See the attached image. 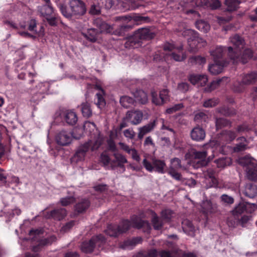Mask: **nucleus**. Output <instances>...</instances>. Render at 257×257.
<instances>
[{
    "instance_id": "26",
    "label": "nucleus",
    "mask_w": 257,
    "mask_h": 257,
    "mask_svg": "<svg viewBox=\"0 0 257 257\" xmlns=\"http://www.w3.org/2000/svg\"><path fill=\"white\" fill-rule=\"evenodd\" d=\"M142 41L140 38H136V34L128 38L125 43V47L129 48H136L142 45Z\"/></svg>"
},
{
    "instance_id": "22",
    "label": "nucleus",
    "mask_w": 257,
    "mask_h": 257,
    "mask_svg": "<svg viewBox=\"0 0 257 257\" xmlns=\"http://www.w3.org/2000/svg\"><path fill=\"white\" fill-rule=\"evenodd\" d=\"M237 141L239 142V143L233 147V152L238 153L244 151L248 148V142L245 137H239L237 139Z\"/></svg>"
},
{
    "instance_id": "10",
    "label": "nucleus",
    "mask_w": 257,
    "mask_h": 257,
    "mask_svg": "<svg viewBox=\"0 0 257 257\" xmlns=\"http://www.w3.org/2000/svg\"><path fill=\"white\" fill-rule=\"evenodd\" d=\"M143 117V113L141 111L132 110L127 111L123 120L133 125H138L141 122Z\"/></svg>"
},
{
    "instance_id": "5",
    "label": "nucleus",
    "mask_w": 257,
    "mask_h": 257,
    "mask_svg": "<svg viewBox=\"0 0 257 257\" xmlns=\"http://www.w3.org/2000/svg\"><path fill=\"white\" fill-rule=\"evenodd\" d=\"M183 46H180L177 48H175L174 45L167 43L164 46V50L166 52L167 59L170 57L176 61H182L186 58V55L183 51Z\"/></svg>"
},
{
    "instance_id": "60",
    "label": "nucleus",
    "mask_w": 257,
    "mask_h": 257,
    "mask_svg": "<svg viewBox=\"0 0 257 257\" xmlns=\"http://www.w3.org/2000/svg\"><path fill=\"white\" fill-rule=\"evenodd\" d=\"M184 107L183 103H180L178 104H176L173 106L168 108L166 109V112L169 114H172L176 111L180 110Z\"/></svg>"
},
{
    "instance_id": "55",
    "label": "nucleus",
    "mask_w": 257,
    "mask_h": 257,
    "mask_svg": "<svg viewBox=\"0 0 257 257\" xmlns=\"http://www.w3.org/2000/svg\"><path fill=\"white\" fill-rule=\"evenodd\" d=\"M75 201V199L73 196H68L62 198L60 202L62 206H66L73 203Z\"/></svg>"
},
{
    "instance_id": "56",
    "label": "nucleus",
    "mask_w": 257,
    "mask_h": 257,
    "mask_svg": "<svg viewBox=\"0 0 257 257\" xmlns=\"http://www.w3.org/2000/svg\"><path fill=\"white\" fill-rule=\"evenodd\" d=\"M251 130L250 127L245 123L239 125L237 126L236 131L238 134H242L249 132Z\"/></svg>"
},
{
    "instance_id": "41",
    "label": "nucleus",
    "mask_w": 257,
    "mask_h": 257,
    "mask_svg": "<svg viewBox=\"0 0 257 257\" xmlns=\"http://www.w3.org/2000/svg\"><path fill=\"white\" fill-rule=\"evenodd\" d=\"M195 26L198 30L204 33H207L210 30L209 25L207 22L202 20L196 21Z\"/></svg>"
},
{
    "instance_id": "46",
    "label": "nucleus",
    "mask_w": 257,
    "mask_h": 257,
    "mask_svg": "<svg viewBox=\"0 0 257 257\" xmlns=\"http://www.w3.org/2000/svg\"><path fill=\"white\" fill-rule=\"evenodd\" d=\"M97 26L99 28V33H112V27L107 24V23L99 21V23L97 24Z\"/></svg>"
},
{
    "instance_id": "63",
    "label": "nucleus",
    "mask_w": 257,
    "mask_h": 257,
    "mask_svg": "<svg viewBox=\"0 0 257 257\" xmlns=\"http://www.w3.org/2000/svg\"><path fill=\"white\" fill-rule=\"evenodd\" d=\"M169 174L175 180L180 181L182 179L181 175L178 170H169Z\"/></svg>"
},
{
    "instance_id": "36",
    "label": "nucleus",
    "mask_w": 257,
    "mask_h": 257,
    "mask_svg": "<svg viewBox=\"0 0 257 257\" xmlns=\"http://www.w3.org/2000/svg\"><path fill=\"white\" fill-rule=\"evenodd\" d=\"M174 212L171 209H165L161 211V218L165 222H169L173 217Z\"/></svg>"
},
{
    "instance_id": "64",
    "label": "nucleus",
    "mask_w": 257,
    "mask_h": 257,
    "mask_svg": "<svg viewBox=\"0 0 257 257\" xmlns=\"http://www.w3.org/2000/svg\"><path fill=\"white\" fill-rule=\"evenodd\" d=\"M101 7L97 5H93L91 6L89 13L92 15H98L100 13Z\"/></svg>"
},
{
    "instance_id": "59",
    "label": "nucleus",
    "mask_w": 257,
    "mask_h": 257,
    "mask_svg": "<svg viewBox=\"0 0 257 257\" xmlns=\"http://www.w3.org/2000/svg\"><path fill=\"white\" fill-rule=\"evenodd\" d=\"M84 130L86 132H88L91 133L94 132L95 130V124L93 122H91L89 121H86L83 124Z\"/></svg>"
},
{
    "instance_id": "16",
    "label": "nucleus",
    "mask_w": 257,
    "mask_h": 257,
    "mask_svg": "<svg viewBox=\"0 0 257 257\" xmlns=\"http://www.w3.org/2000/svg\"><path fill=\"white\" fill-rule=\"evenodd\" d=\"M156 126V121L154 120L142 127L138 128V138L141 140L145 135L151 132Z\"/></svg>"
},
{
    "instance_id": "17",
    "label": "nucleus",
    "mask_w": 257,
    "mask_h": 257,
    "mask_svg": "<svg viewBox=\"0 0 257 257\" xmlns=\"http://www.w3.org/2000/svg\"><path fill=\"white\" fill-rule=\"evenodd\" d=\"M191 139L197 142L203 141L205 138V131L199 126L194 127L190 132Z\"/></svg>"
},
{
    "instance_id": "9",
    "label": "nucleus",
    "mask_w": 257,
    "mask_h": 257,
    "mask_svg": "<svg viewBox=\"0 0 257 257\" xmlns=\"http://www.w3.org/2000/svg\"><path fill=\"white\" fill-rule=\"evenodd\" d=\"M257 81V73L251 72L242 75V79L239 85L234 88V91L240 92L242 91L245 86L252 85Z\"/></svg>"
},
{
    "instance_id": "15",
    "label": "nucleus",
    "mask_w": 257,
    "mask_h": 257,
    "mask_svg": "<svg viewBox=\"0 0 257 257\" xmlns=\"http://www.w3.org/2000/svg\"><path fill=\"white\" fill-rule=\"evenodd\" d=\"M207 154V152L206 151H196L194 152V162L196 163L195 165V168L204 166L207 164V162L205 160Z\"/></svg>"
},
{
    "instance_id": "49",
    "label": "nucleus",
    "mask_w": 257,
    "mask_h": 257,
    "mask_svg": "<svg viewBox=\"0 0 257 257\" xmlns=\"http://www.w3.org/2000/svg\"><path fill=\"white\" fill-rule=\"evenodd\" d=\"M246 207L244 203H239L235 208L232 210V214L235 218V216H237L243 213L246 210Z\"/></svg>"
},
{
    "instance_id": "24",
    "label": "nucleus",
    "mask_w": 257,
    "mask_h": 257,
    "mask_svg": "<svg viewBox=\"0 0 257 257\" xmlns=\"http://www.w3.org/2000/svg\"><path fill=\"white\" fill-rule=\"evenodd\" d=\"M56 237L53 235L48 238H44L40 240L39 244L37 245L34 246L32 248V250L35 252H38L41 250V247L43 246L48 245L51 244L53 242L55 241Z\"/></svg>"
},
{
    "instance_id": "2",
    "label": "nucleus",
    "mask_w": 257,
    "mask_h": 257,
    "mask_svg": "<svg viewBox=\"0 0 257 257\" xmlns=\"http://www.w3.org/2000/svg\"><path fill=\"white\" fill-rule=\"evenodd\" d=\"M122 225H126V228L121 229L120 228L121 226L109 224L107 226L105 232L110 236L115 237L119 234L125 232L131 226L138 229L143 227H148L149 226V223L148 221L143 220L137 216L133 217L132 218L131 222L130 221H125Z\"/></svg>"
},
{
    "instance_id": "29",
    "label": "nucleus",
    "mask_w": 257,
    "mask_h": 257,
    "mask_svg": "<svg viewBox=\"0 0 257 257\" xmlns=\"http://www.w3.org/2000/svg\"><path fill=\"white\" fill-rule=\"evenodd\" d=\"M135 101L142 104H145L148 102V98L147 93L142 90H137L134 93Z\"/></svg>"
},
{
    "instance_id": "30",
    "label": "nucleus",
    "mask_w": 257,
    "mask_h": 257,
    "mask_svg": "<svg viewBox=\"0 0 257 257\" xmlns=\"http://www.w3.org/2000/svg\"><path fill=\"white\" fill-rule=\"evenodd\" d=\"M66 215V210L64 208L54 209L50 212L49 216L54 219L60 220Z\"/></svg>"
},
{
    "instance_id": "13",
    "label": "nucleus",
    "mask_w": 257,
    "mask_h": 257,
    "mask_svg": "<svg viewBox=\"0 0 257 257\" xmlns=\"http://www.w3.org/2000/svg\"><path fill=\"white\" fill-rule=\"evenodd\" d=\"M113 159L111 161V169L120 167L124 170V164L127 162L125 157L121 154L115 153L113 155Z\"/></svg>"
},
{
    "instance_id": "44",
    "label": "nucleus",
    "mask_w": 257,
    "mask_h": 257,
    "mask_svg": "<svg viewBox=\"0 0 257 257\" xmlns=\"http://www.w3.org/2000/svg\"><path fill=\"white\" fill-rule=\"evenodd\" d=\"M81 110L83 116L89 117L92 115V110L87 102H83L81 105Z\"/></svg>"
},
{
    "instance_id": "51",
    "label": "nucleus",
    "mask_w": 257,
    "mask_h": 257,
    "mask_svg": "<svg viewBox=\"0 0 257 257\" xmlns=\"http://www.w3.org/2000/svg\"><path fill=\"white\" fill-rule=\"evenodd\" d=\"M231 122L226 119L223 118H217L216 120V126L217 129L221 128L223 127L230 126Z\"/></svg>"
},
{
    "instance_id": "23",
    "label": "nucleus",
    "mask_w": 257,
    "mask_h": 257,
    "mask_svg": "<svg viewBox=\"0 0 257 257\" xmlns=\"http://www.w3.org/2000/svg\"><path fill=\"white\" fill-rule=\"evenodd\" d=\"M90 148H91V147L89 141L80 146L74 155V158L77 161H81L84 159L85 153L89 150Z\"/></svg>"
},
{
    "instance_id": "45",
    "label": "nucleus",
    "mask_w": 257,
    "mask_h": 257,
    "mask_svg": "<svg viewBox=\"0 0 257 257\" xmlns=\"http://www.w3.org/2000/svg\"><path fill=\"white\" fill-rule=\"evenodd\" d=\"M117 6L124 11L136 9L135 7L130 5V2L127 0H117Z\"/></svg>"
},
{
    "instance_id": "40",
    "label": "nucleus",
    "mask_w": 257,
    "mask_h": 257,
    "mask_svg": "<svg viewBox=\"0 0 257 257\" xmlns=\"http://www.w3.org/2000/svg\"><path fill=\"white\" fill-rule=\"evenodd\" d=\"M135 100L127 96H122L120 98L119 102L121 105L124 108H128L132 105Z\"/></svg>"
},
{
    "instance_id": "50",
    "label": "nucleus",
    "mask_w": 257,
    "mask_h": 257,
    "mask_svg": "<svg viewBox=\"0 0 257 257\" xmlns=\"http://www.w3.org/2000/svg\"><path fill=\"white\" fill-rule=\"evenodd\" d=\"M97 4L101 8L110 9L114 4L113 0H97Z\"/></svg>"
},
{
    "instance_id": "7",
    "label": "nucleus",
    "mask_w": 257,
    "mask_h": 257,
    "mask_svg": "<svg viewBox=\"0 0 257 257\" xmlns=\"http://www.w3.org/2000/svg\"><path fill=\"white\" fill-rule=\"evenodd\" d=\"M104 242L105 238L101 234L93 236L89 241H84L82 243L81 249L84 252L90 253L93 251L95 247H100Z\"/></svg>"
},
{
    "instance_id": "43",
    "label": "nucleus",
    "mask_w": 257,
    "mask_h": 257,
    "mask_svg": "<svg viewBox=\"0 0 257 257\" xmlns=\"http://www.w3.org/2000/svg\"><path fill=\"white\" fill-rule=\"evenodd\" d=\"M182 168L181 161L180 159L174 158L171 160L169 170H178Z\"/></svg>"
},
{
    "instance_id": "33",
    "label": "nucleus",
    "mask_w": 257,
    "mask_h": 257,
    "mask_svg": "<svg viewBox=\"0 0 257 257\" xmlns=\"http://www.w3.org/2000/svg\"><path fill=\"white\" fill-rule=\"evenodd\" d=\"M223 53V48L221 46H217L216 48L210 51V55L213 57L214 61L220 60Z\"/></svg>"
},
{
    "instance_id": "25",
    "label": "nucleus",
    "mask_w": 257,
    "mask_h": 257,
    "mask_svg": "<svg viewBox=\"0 0 257 257\" xmlns=\"http://www.w3.org/2000/svg\"><path fill=\"white\" fill-rule=\"evenodd\" d=\"M99 34V31L94 28L88 29L86 33H82V35L87 40L92 43L97 40Z\"/></svg>"
},
{
    "instance_id": "31",
    "label": "nucleus",
    "mask_w": 257,
    "mask_h": 257,
    "mask_svg": "<svg viewBox=\"0 0 257 257\" xmlns=\"http://www.w3.org/2000/svg\"><path fill=\"white\" fill-rule=\"evenodd\" d=\"M142 238L140 237H135L131 239H128L124 241L120 245L123 249L132 248L137 244L141 242Z\"/></svg>"
},
{
    "instance_id": "57",
    "label": "nucleus",
    "mask_w": 257,
    "mask_h": 257,
    "mask_svg": "<svg viewBox=\"0 0 257 257\" xmlns=\"http://www.w3.org/2000/svg\"><path fill=\"white\" fill-rule=\"evenodd\" d=\"M209 174V181H210V187H217L218 186V181L213 176V173L212 170H208Z\"/></svg>"
},
{
    "instance_id": "28",
    "label": "nucleus",
    "mask_w": 257,
    "mask_h": 257,
    "mask_svg": "<svg viewBox=\"0 0 257 257\" xmlns=\"http://www.w3.org/2000/svg\"><path fill=\"white\" fill-rule=\"evenodd\" d=\"M182 228L186 234L190 236L194 235L195 227L190 220L186 219L182 221Z\"/></svg>"
},
{
    "instance_id": "48",
    "label": "nucleus",
    "mask_w": 257,
    "mask_h": 257,
    "mask_svg": "<svg viewBox=\"0 0 257 257\" xmlns=\"http://www.w3.org/2000/svg\"><path fill=\"white\" fill-rule=\"evenodd\" d=\"M158 251L155 249H151L148 251L143 250L138 253V255L142 257H157Z\"/></svg>"
},
{
    "instance_id": "20",
    "label": "nucleus",
    "mask_w": 257,
    "mask_h": 257,
    "mask_svg": "<svg viewBox=\"0 0 257 257\" xmlns=\"http://www.w3.org/2000/svg\"><path fill=\"white\" fill-rule=\"evenodd\" d=\"M238 163L245 168V170L257 165L256 161L248 155L239 158Z\"/></svg>"
},
{
    "instance_id": "62",
    "label": "nucleus",
    "mask_w": 257,
    "mask_h": 257,
    "mask_svg": "<svg viewBox=\"0 0 257 257\" xmlns=\"http://www.w3.org/2000/svg\"><path fill=\"white\" fill-rule=\"evenodd\" d=\"M222 80L223 78L218 79L216 80L213 81L210 83L209 86L207 87V90L211 91L218 88V86L220 85V83L222 82Z\"/></svg>"
},
{
    "instance_id": "1",
    "label": "nucleus",
    "mask_w": 257,
    "mask_h": 257,
    "mask_svg": "<svg viewBox=\"0 0 257 257\" xmlns=\"http://www.w3.org/2000/svg\"><path fill=\"white\" fill-rule=\"evenodd\" d=\"M57 6L63 16L68 19H71L73 17L78 18L86 12L85 5L81 0H70L68 8L62 3L57 4Z\"/></svg>"
},
{
    "instance_id": "6",
    "label": "nucleus",
    "mask_w": 257,
    "mask_h": 257,
    "mask_svg": "<svg viewBox=\"0 0 257 257\" xmlns=\"http://www.w3.org/2000/svg\"><path fill=\"white\" fill-rule=\"evenodd\" d=\"M143 164L145 168L149 172H152L154 170L161 174L164 173V169L166 166L164 161L159 160L155 157H152L151 162L147 159H144Z\"/></svg>"
},
{
    "instance_id": "4",
    "label": "nucleus",
    "mask_w": 257,
    "mask_h": 257,
    "mask_svg": "<svg viewBox=\"0 0 257 257\" xmlns=\"http://www.w3.org/2000/svg\"><path fill=\"white\" fill-rule=\"evenodd\" d=\"M230 42L233 46L228 47V56L234 63L237 61L241 54V50L244 46V41L240 36L235 35L230 38Z\"/></svg>"
},
{
    "instance_id": "42",
    "label": "nucleus",
    "mask_w": 257,
    "mask_h": 257,
    "mask_svg": "<svg viewBox=\"0 0 257 257\" xmlns=\"http://www.w3.org/2000/svg\"><path fill=\"white\" fill-rule=\"evenodd\" d=\"M215 162L218 168H224L231 164V159L230 158L222 157L216 160Z\"/></svg>"
},
{
    "instance_id": "58",
    "label": "nucleus",
    "mask_w": 257,
    "mask_h": 257,
    "mask_svg": "<svg viewBox=\"0 0 257 257\" xmlns=\"http://www.w3.org/2000/svg\"><path fill=\"white\" fill-rule=\"evenodd\" d=\"M219 102L217 98L209 99L204 102L203 106L205 107H212L216 106Z\"/></svg>"
},
{
    "instance_id": "54",
    "label": "nucleus",
    "mask_w": 257,
    "mask_h": 257,
    "mask_svg": "<svg viewBox=\"0 0 257 257\" xmlns=\"http://www.w3.org/2000/svg\"><path fill=\"white\" fill-rule=\"evenodd\" d=\"M124 136L129 140H134L136 137V134L133 128H128L123 131Z\"/></svg>"
},
{
    "instance_id": "32",
    "label": "nucleus",
    "mask_w": 257,
    "mask_h": 257,
    "mask_svg": "<svg viewBox=\"0 0 257 257\" xmlns=\"http://www.w3.org/2000/svg\"><path fill=\"white\" fill-rule=\"evenodd\" d=\"M151 212L152 215V222L154 228L156 230L161 229L163 226V221H164L161 218L160 219L155 212L153 211Z\"/></svg>"
},
{
    "instance_id": "14",
    "label": "nucleus",
    "mask_w": 257,
    "mask_h": 257,
    "mask_svg": "<svg viewBox=\"0 0 257 257\" xmlns=\"http://www.w3.org/2000/svg\"><path fill=\"white\" fill-rule=\"evenodd\" d=\"M136 34V38H140L143 42L144 40H150L153 39L155 34L150 30L149 29L147 28H143L138 29L135 32Z\"/></svg>"
},
{
    "instance_id": "35",
    "label": "nucleus",
    "mask_w": 257,
    "mask_h": 257,
    "mask_svg": "<svg viewBox=\"0 0 257 257\" xmlns=\"http://www.w3.org/2000/svg\"><path fill=\"white\" fill-rule=\"evenodd\" d=\"M100 91L97 93L95 95L94 99L95 103L100 108H102L105 105V101L103 97L104 91L102 89H100Z\"/></svg>"
},
{
    "instance_id": "18",
    "label": "nucleus",
    "mask_w": 257,
    "mask_h": 257,
    "mask_svg": "<svg viewBox=\"0 0 257 257\" xmlns=\"http://www.w3.org/2000/svg\"><path fill=\"white\" fill-rule=\"evenodd\" d=\"M88 141L90 144L91 150L93 151L100 147L102 144L103 139L98 133L95 132L93 133L91 137V140Z\"/></svg>"
},
{
    "instance_id": "21",
    "label": "nucleus",
    "mask_w": 257,
    "mask_h": 257,
    "mask_svg": "<svg viewBox=\"0 0 257 257\" xmlns=\"http://www.w3.org/2000/svg\"><path fill=\"white\" fill-rule=\"evenodd\" d=\"M38 11L41 17L46 18L51 16L54 10L50 2V3H46L44 5L39 6L38 7Z\"/></svg>"
},
{
    "instance_id": "52",
    "label": "nucleus",
    "mask_w": 257,
    "mask_h": 257,
    "mask_svg": "<svg viewBox=\"0 0 257 257\" xmlns=\"http://www.w3.org/2000/svg\"><path fill=\"white\" fill-rule=\"evenodd\" d=\"M189 62L192 64H204L206 63V59L200 56H193L189 59Z\"/></svg>"
},
{
    "instance_id": "27",
    "label": "nucleus",
    "mask_w": 257,
    "mask_h": 257,
    "mask_svg": "<svg viewBox=\"0 0 257 257\" xmlns=\"http://www.w3.org/2000/svg\"><path fill=\"white\" fill-rule=\"evenodd\" d=\"M244 194L249 198H253L257 195V185L253 184H247L245 186Z\"/></svg>"
},
{
    "instance_id": "3",
    "label": "nucleus",
    "mask_w": 257,
    "mask_h": 257,
    "mask_svg": "<svg viewBox=\"0 0 257 257\" xmlns=\"http://www.w3.org/2000/svg\"><path fill=\"white\" fill-rule=\"evenodd\" d=\"M182 35L187 38L188 50L190 52H195L198 49L207 45L206 41L199 36V34L192 29L184 30Z\"/></svg>"
},
{
    "instance_id": "53",
    "label": "nucleus",
    "mask_w": 257,
    "mask_h": 257,
    "mask_svg": "<svg viewBox=\"0 0 257 257\" xmlns=\"http://www.w3.org/2000/svg\"><path fill=\"white\" fill-rule=\"evenodd\" d=\"M111 161L109 156L105 153H103L100 156V161L105 167H110L111 169Z\"/></svg>"
},
{
    "instance_id": "11",
    "label": "nucleus",
    "mask_w": 257,
    "mask_h": 257,
    "mask_svg": "<svg viewBox=\"0 0 257 257\" xmlns=\"http://www.w3.org/2000/svg\"><path fill=\"white\" fill-rule=\"evenodd\" d=\"M151 94L153 103L157 105H162L169 100V91L167 89L160 91L159 97L155 91H152Z\"/></svg>"
},
{
    "instance_id": "12",
    "label": "nucleus",
    "mask_w": 257,
    "mask_h": 257,
    "mask_svg": "<svg viewBox=\"0 0 257 257\" xmlns=\"http://www.w3.org/2000/svg\"><path fill=\"white\" fill-rule=\"evenodd\" d=\"M55 140L59 145L67 146L71 142L72 135L69 132L63 130L56 135Z\"/></svg>"
},
{
    "instance_id": "19",
    "label": "nucleus",
    "mask_w": 257,
    "mask_h": 257,
    "mask_svg": "<svg viewBox=\"0 0 257 257\" xmlns=\"http://www.w3.org/2000/svg\"><path fill=\"white\" fill-rule=\"evenodd\" d=\"M226 65V62L223 61L216 60L214 64L209 66L208 70L212 74L216 75L222 72Z\"/></svg>"
},
{
    "instance_id": "39",
    "label": "nucleus",
    "mask_w": 257,
    "mask_h": 257,
    "mask_svg": "<svg viewBox=\"0 0 257 257\" xmlns=\"http://www.w3.org/2000/svg\"><path fill=\"white\" fill-rule=\"evenodd\" d=\"M240 2V0H226L225 4L227 7V10L228 11L236 10Z\"/></svg>"
},
{
    "instance_id": "37",
    "label": "nucleus",
    "mask_w": 257,
    "mask_h": 257,
    "mask_svg": "<svg viewBox=\"0 0 257 257\" xmlns=\"http://www.w3.org/2000/svg\"><path fill=\"white\" fill-rule=\"evenodd\" d=\"M246 177L251 181L257 179V165L246 169Z\"/></svg>"
},
{
    "instance_id": "8",
    "label": "nucleus",
    "mask_w": 257,
    "mask_h": 257,
    "mask_svg": "<svg viewBox=\"0 0 257 257\" xmlns=\"http://www.w3.org/2000/svg\"><path fill=\"white\" fill-rule=\"evenodd\" d=\"M55 117H60L69 125H75L78 121L76 113L71 109H60L56 112Z\"/></svg>"
},
{
    "instance_id": "34",
    "label": "nucleus",
    "mask_w": 257,
    "mask_h": 257,
    "mask_svg": "<svg viewBox=\"0 0 257 257\" xmlns=\"http://www.w3.org/2000/svg\"><path fill=\"white\" fill-rule=\"evenodd\" d=\"M221 137L226 141L231 142L236 137V133L231 130H224L220 133Z\"/></svg>"
},
{
    "instance_id": "47",
    "label": "nucleus",
    "mask_w": 257,
    "mask_h": 257,
    "mask_svg": "<svg viewBox=\"0 0 257 257\" xmlns=\"http://www.w3.org/2000/svg\"><path fill=\"white\" fill-rule=\"evenodd\" d=\"M208 117L206 113L204 112L200 111L197 112L194 116V120L198 123L206 122L208 120Z\"/></svg>"
},
{
    "instance_id": "61",
    "label": "nucleus",
    "mask_w": 257,
    "mask_h": 257,
    "mask_svg": "<svg viewBox=\"0 0 257 257\" xmlns=\"http://www.w3.org/2000/svg\"><path fill=\"white\" fill-rule=\"evenodd\" d=\"M218 111L222 114L227 116H231L236 113L235 110L230 109L228 108L222 107L218 109Z\"/></svg>"
},
{
    "instance_id": "38",
    "label": "nucleus",
    "mask_w": 257,
    "mask_h": 257,
    "mask_svg": "<svg viewBox=\"0 0 257 257\" xmlns=\"http://www.w3.org/2000/svg\"><path fill=\"white\" fill-rule=\"evenodd\" d=\"M90 202L87 199H82L75 205V210L79 213L85 211L89 206Z\"/></svg>"
}]
</instances>
